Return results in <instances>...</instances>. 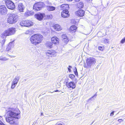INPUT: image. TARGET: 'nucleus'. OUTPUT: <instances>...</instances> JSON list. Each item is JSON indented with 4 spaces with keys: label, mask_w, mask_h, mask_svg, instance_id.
<instances>
[{
    "label": "nucleus",
    "mask_w": 125,
    "mask_h": 125,
    "mask_svg": "<svg viewBox=\"0 0 125 125\" xmlns=\"http://www.w3.org/2000/svg\"><path fill=\"white\" fill-rule=\"evenodd\" d=\"M61 16L63 18H67L70 16L69 11L67 10H63L61 14Z\"/></svg>",
    "instance_id": "nucleus-11"
},
{
    "label": "nucleus",
    "mask_w": 125,
    "mask_h": 125,
    "mask_svg": "<svg viewBox=\"0 0 125 125\" xmlns=\"http://www.w3.org/2000/svg\"><path fill=\"white\" fill-rule=\"evenodd\" d=\"M58 91V90H56V91H54V92H57V91Z\"/></svg>",
    "instance_id": "nucleus-48"
},
{
    "label": "nucleus",
    "mask_w": 125,
    "mask_h": 125,
    "mask_svg": "<svg viewBox=\"0 0 125 125\" xmlns=\"http://www.w3.org/2000/svg\"><path fill=\"white\" fill-rule=\"evenodd\" d=\"M118 121L120 123L123 121V120L122 119H119L118 120Z\"/></svg>",
    "instance_id": "nucleus-34"
},
{
    "label": "nucleus",
    "mask_w": 125,
    "mask_h": 125,
    "mask_svg": "<svg viewBox=\"0 0 125 125\" xmlns=\"http://www.w3.org/2000/svg\"><path fill=\"white\" fill-rule=\"evenodd\" d=\"M61 83L60 82H58L56 83V87L59 88L61 86Z\"/></svg>",
    "instance_id": "nucleus-28"
},
{
    "label": "nucleus",
    "mask_w": 125,
    "mask_h": 125,
    "mask_svg": "<svg viewBox=\"0 0 125 125\" xmlns=\"http://www.w3.org/2000/svg\"><path fill=\"white\" fill-rule=\"evenodd\" d=\"M56 53V52L53 50H48L45 52L46 56L49 57L55 56Z\"/></svg>",
    "instance_id": "nucleus-8"
},
{
    "label": "nucleus",
    "mask_w": 125,
    "mask_h": 125,
    "mask_svg": "<svg viewBox=\"0 0 125 125\" xmlns=\"http://www.w3.org/2000/svg\"><path fill=\"white\" fill-rule=\"evenodd\" d=\"M5 40L3 39L2 40V41H1V42L2 44H4L5 42Z\"/></svg>",
    "instance_id": "nucleus-36"
},
{
    "label": "nucleus",
    "mask_w": 125,
    "mask_h": 125,
    "mask_svg": "<svg viewBox=\"0 0 125 125\" xmlns=\"http://www.w3.org/2000/svg\"><path fill=\"white\" fill-rule=\"evenodd\" d=\"M4 124L0 120V125H3Z\"/></svg>",
    "instance_id": "nucleus-40"
},
{
    "label": "nucleus",
    "mask_w": 125,
    "mask_h": 125,
    "mask_svg": "<svg viewBox=\"0 0 125 125\" xmlns=\"http://www.w3.org/2000/svg\"><path fill=\"white\" fill-rule=\"evenodd\" d=\"M60 8L61 10H67L69 8V6L67 4H62L60 6Z\"/></svg>",
    "instance_id": "nucleus-16"
},
{
    "label": "nucleus",
    "mask_w": 125,
    "mask_h": 125,
    "mask_svg": "<svg viewBox=\"0 0 125 125\" xmlns=\"http://www.w3.org/2000/svg\"><path fill=\"white\" fill-rule=\"evenodd\" d=\"M24 8V7L22 3H20L18 5V9L20 11L23 12Z\"/></svg>",
    "instance_id": "nucleus-18"
},
{
    "label": "nucleus",
    "mask_w": 125,
    "mask_h": 125,
    "mask_svg": "<svg viewBox=\"0 0 125 125\" xmlns=\"http://www.w3.org/2000/svg\"><path fill=\"white\" fill-rule=\"evenodd\" d=\"M77 29L75 25H73L70 27V31L71 32H75Z\"/></svg>",
    "instance_id": "nucleus-23"
},
{
    "label": "nucleus",
    "mask_w": 125,
    "mask_h": 125,
    "mask_svg": "<svg viewBox=\"0 0 125 125\" xmlns=\"http://www.w3.org/2000/svg\"><path fill=\"white\" fill-rule=\"evenodd\" d=\"M75 68L76 69V70H75V71L74 72V73H75V74L76 75H78V73H77V70L76 68Z\"/></svg>",
    "instance_id": "nucleus-35"
},
{
    "label": "nucleus",
    "mask_w": 125,
    "mask_h": 125,
    "mask_svg": "<svg viewBox=\"0 0 125 125\" xmlns=\"http://www.w3.org/2000/svg\"><path fill=\"white\" fill-rule=\"evenodd\" d=\"M53 93V92H52L51 93Z\"/></svg>",
    "instance_id": "nucleus-50"
},
{
    "label": "nucleus",
    "mask_w": 125,
    "mask_h": 125,
    "mask_svg": "<svg viewBox=\"0 0 125 125\" xmlns=\"http://www.w3.org/2000/svg\"><path fill=\"white\" fill-rule=\"evenodd\" d=\"M31 43L35 45L41 43L43 40V36L40 34H35L32 36L30 39Z\"/></svg>",
    "instance_id": "nucleus-2"
},
{
    "label": "nucleus",
    "mask_w": 125,
    "mask_h": 125,
    "mask_svg": "<svg viewBox=\"0 0 125 125\" xmlns=\"http://www.w3.org/2000/svg\"><path fill=\"white\" fill-rule=\"evenodd\" d=\"M72 0H67L68 1H72Z\"/></svg>",
    "instance_id": "nucleus-47"
},
{
    "label": "nucleus",
    "mask_w": 125,
    "mask_h": 125,
    "mask_svg": "<svg viewBox=\"0 0 125 125\" xmlns=\"http://www.w3.org/2000/svg\"><path fill=\"white\" fill-rule=\"evenodd\" d=\"M62 41L64 44H66L69 41V40L68 39V38H67L65 39H62Z\"/></svg>",
    "instance_id": "nucleus-27"
},
{
    "label": "nucleus",
    "mask_w": 125,
    "mask_h": 125,
    "mask_svg": "<svg viewBox=\"0 0 125 125\" xmlns=\"http://www.w3.org/2000/svg\"><path fill=\"white\" fill-rule=\"evenodd\" d=\"M69 77L72 79H73L75 77V76L72 74H70L69 75Z\"/></svg>",
    "instance_id": "nucleus-30"
},
{
    "label": "nucleus",
    "mask_w": 125,
    "mask_h": 125,
    "mask_svg": "<svg viewBox=\"0 0 125 125\" xmlns=\"http://www.w3.org/2000/svg\"><path fill=\"white\" fill-rule=\"evenodd\" d=\"M86 0L88 2H90L92 0Z\"/></svg>",
    "instance_id": "nucleus-41"
},
{
    "label": "nucleus",
    "mask_w": 125,
    "mask_h": 125,
    "mask_svg": "<svg viewBox=\"0 0 125 125\" xmlns=\"http://www.w3.org/2000/svg\"><path fill=\"white\" fill-rule=\"evenodd\" d=\"M41 115H42V114H41Z\"/></svg>",
    "instance_id": "nucleus-52"
},
{
    "label": "nucleus",
    "mask_w": 125,
    "mask_h": 125,
    "mask_svg": "<svg viewBox=\"0 0 125 125\" xmlns=\"http://www.w3.org/2000/svg\"><path fill=\"white\" fill-rule=\"evenodd\" d=\"M46 8L47 10L49 11L54 10L56 9L55 7L51 6H47Z\"/></svg>",
    "instance_id": "nucleus-21"
},
{
    "label": "nucleus",
    "mask_w": 125,
    "mask_h": 125,
    "mask_svg": "<svg viewBox=\"0 0 125 125\" xmlns=\"http://www.w3.org/2000/svg\"><path fill=\"white\" fill-rule=\"evenodd\" d=\"M3 125H4V124H3Z\"/></svg>",
    "instance_id": "nucleus-51"
},
{
    "label": "nucleus",
    "mask_w": 125,
    "mask_h": 125,
    "mask_svg": "<svg viewBox=\"0 0 125 125\" xmlns=\"http://www.w3.org/2000/svg\"><path fill=\"white\" fill-rule=\"evenodd\" d=\"M46 45L47 46L50 48H52V44L51 42H47Z\"/></svg>",
    "instance_id": "nucleus-24"
},
{
    "label": "nucleus",
    "mask_w": 125,
    "mask_h": 125,
    "mask_svg": "<svg viewBox=\"0 0 125 125\" xmlns=\"http://www.w3.org/2000/svg\"><path fill=\"white\" fill-rule=\"evenodd\" d=\"M8 60V59H6V60Z\"/></svg>",
    "instance_id": "nucleus-49"
},
{
    "label": "nucleus",
    "mask_w": 125,
    "mask_h": 125,
    "mask_svg": "<svg viewBox=\"0 0 125 125\" xmlns=\"http://www.w3.org/2000/svg\"><path fill=\"white\" fill-rule=\"evenodd\" d=\"M74 0L75 1H76V2H77L80 0Z\"/></svg>",
    "instance_id": "nucleus-43"
},
{
    "label": "nucleus",
    "mask_w": 125,
    "mask_h": 125,
    "mask_svg": "<svg viewBox=\"0 0 125 125\" xmlns=\"http://www.w3.org/2000/svg\"><path fill=\"white\" fill-rule=\"evenodd\" d=\"M95 59L93 58H87L86 60L87 65L85 67L87 68L90 67L93 63L96 62Z\"/></svg>",
    "instance_id": "nucleus-7"
},
{
    "label": "nucleus",
    "mask_w": 125,
    "mask_h": 125,
    "mask_svg": "<svg viewBox=\"0 0 125 125\" xmlns=\"http://www.w3.org/2000/svg\"><path fill=\"white\" fill-rule=\"evenodd\" d=\"M14 46V43L13 42H10L9 43L8 46L7 48V50L8 51H9L11 48L13 47Z\"/></svg>",
    "instance_id": "nucleus-22"
},
{
    "label": "nucleus",
    "mask_w": 125,
    "mask_h": 125,
    "mask_svg": "<svg viewBox=\"0 0 125 125\" xmlns=\"http://www.w3.org/2000/svg\"><path fill=\"white\" fill-rule=\"evenodd\" d=\"M53 27L56 31H60L62 29L61 26L58 24H55L54 25Z\"/></svg>",
    "instance_id": "nucleus-17"
},
{
    "label": "nucleus",
    "mask_w": 125,
    "mask_h": 125,
    "mask_svg": "<svg viewBox=\"0 0 125 125\" xmlns=\"http://www.w3.org/2000/svg\"><path fill=\"white\" fill-rule=\"evenodd\" d=\"M18 19V17L17 15L11 14L8 16L7 19V21L10 24H14L16 23Z\"/></svg>",
    "instance_id": "nucleus-3"
},
{
    "label": "nucleus",
    "mask_w": 125,
    "mask_h": 125,
    "mask_svg": "<svg viewBox=\"0 0 125 125\" xmlns=\"http://www.w3.org/2000/svg\"><path fill=\"white\" fill-rule=\"evenodd\" d=\"M16 31V29L14 28H10L3 32L2 34V36H6L12 35L15 33Z\"/></svg>",
    "instance_id": "nucleus-4"
},
{
    "label": "nucleus",
    "mask_w": 125,
    "mask_h": 125,
    "mask_svg": "<svg viewBox=\"0 0 125 125\" xmlns=\"http://www.w3.org/2000/svg\"><path fill=\"white\" fill-rule=\"evenodd\" d=\"M20 24L21 26L26 27V20L21 21L20 22Z\"/></svg>",
    "instance_id": "nucleus-25"
},
{
    "label": "nucleus",
    "mask_w": 125,
    "mask_h": 125,
    "mask_svg": "<svg viewBox=\"0 0 125 125\" xmlns=\"http://www.w3.org/2000/svg\"><path fill=\"white\" fill-rule=\"evenodd\" d=\"M84 12L83 10H80L76 11L75 13V14L77 16L83 17L84 15Z\"/></svg>",
    "instance_id": "nucleus-13"
},
{
    "label": "nucleus",
    "mask_w": 125,
    "mask_h": 125,
    "mask_svg": "<svg viewBox=\"0 0 125 125\" xmlns=\"http://www.w3.org/2000/svg\"><path fill=\"white\" fill-rule=\"evenodd\" d=\"M6 114L7 117L5 119L7 122L11 125H18V121L15 120L20 118V112L18 109L14 110L13 108H9Z\"/></svg>",
    "instance_id": "nucleus-1"
},
{
    "label": "nucleus",
    "mask_w": 125,
    "mask_h": 125,
    "mask_svg": "<svg viewBox=\"0 0 125 125\" xmlns=\"http://www.w3.org/2000/svg\"><path fill=\"white\" fill-rule=\"evenodd\" d=\"M114 115V111H112L110 114V115L111 116H113Z\"/></svg>",
    "instance_id": "nucleus-39"
},
{
    "label": "nucleus",
    "mask_w": 125,
    "mask_h": 125,
    "mask_svg": "<svg viewBox=\"0 0 125 125\" xmlns=\"http://www.w3.org/2000/svg\"><path fill=\"white\" fill-rule=\"evenodd\" d=\"M20 79L19 76H17L13 79L12 83L11 88L12 89H14L17 84L19 80Z\"/></svg>",
    "instance_id": "nucleus-9"
},
{
    "label": "nucleus",
    "mask_w": 125,
    "mask_h": 125,
    "mask_svg": "<svg viewBox=\"0 0 125 125\" xmlns=\"http://www.w3.org/2000/svg\"><path fill=\"white\" fill-rule=\"evenodd\" d=\"M45 4L43 2H39L35 4L33 7V9L37 11L40 10L41 8L45 7Z\"/></svg>",
    "instance_id": "nucleus-5"
},
{
    "label": "nucleus",
    "mask_w": 125,
    "mask_h": 125,
    "mask_svg": "<svg viewBox=\"0 0 125 125\" xmlns=\"http://www.w3.org/2000/svg\"><path fill=\"white\" fill-rule=\"evenodd\" d=\"M30 32V31L27 30L26 31V32H25V33L26 34H28Z\"/></svg>",
    "instance_id": "nucleus-38"
},
{
    "label": "nucleus",
    "mask_w": 125,
    "mask_h": 125,
    "mask_svg": "<svg viewBox=\"0 0 125 125\" xmlns=\"http://www.w3.org/2000/svg\"><path fill=\"white\" fill-rule=\"evenodd\" d=\"M68 71H69V72H71V69H70V68H68Z\"/></svg>",
    "instance_id": "nucleus-42"
},
{
    "label": "nucleus",
    "mask_w": 125,
    "mask_h": 125,
    "mask_svg": "<svg viewBox=\"0 0 125 125\" xmlns=\"http://www.w3.org/2000/svg\"><path fill=\"white\" fill-rule=\"evenodd\" d=\"M11 57L14 58V57H15V56H11Z\"/></svg>",
    "instance_id": "nucleus-45"
},
{
    "label": "nucleus",
    "mask_w": 125,
    "mask_h": 125,
    "mask_svg": "<svg viewBox=\"0 0 125 125\" xmlns=\"http://www.w3.org/2000/svg\"><path fill=\"white\" fill-rule=\"evenodd\" d=\"M62 39H65L66 38H67V36L65 34H63L62 36Z\"/></svg>",
    "instance_id": "nucleus-31"
},
{
    "label": "nucleus",
    "mask_w": 125,
    "mask_h": 125,
    "mask_svg": "<svg viewBox=\"0 0 125 125\" xmlns=\"http://www.w3.org/2000/svg\"><path fill=\"white\" fill-rule=\"evenodd\" d=\"M0 11L2 15H4L6 13L7 9L5 5H1L0 6Z\"/></svg>",
    "instance_id": "nucleus-10"
},
{
    "label": "nucleus",
    "mask_w": 125,
    "mask_h": 125,
    "mask_svg": "<svg viewBox=\"0 0 125 125\" xmlns=\"http://www.w3.org/2000/svg\"><path fill=\"white\" fill-rule=\"evenodd\" d=\"M104 42L105 43H109V40L107 39H105L104 40Z\"/></svg>",
    "instance_id": "nucleus-33"
},
{
    "label": "nucleus",
    "mask_w": 125,
    "mask_h": 125,
    "mask_svg": "<svg viewBox=\"0 0 125 125\" xmlns=\"http://www.w3.org/2000/svg\"><path fill=\"white\" fill-rule=\"evenodd\" d=\"M45 4L47 5L46 7L47 6H49L50 5H52V3L49 2V1H47L45 2Z\"/></svg>",
    "instance_id": "nucleus-29"
},
{
    "label": "nucleus",
    "mask_w": 125,
    "mask_h": 125,
    "mask_svg": "<svg viewBox=\"0 0 125 125\" xmlns=\"http://www.w3.org/2000/svg\"><path fill=\"white\" fill-rule=\"evenodd\" d=\"M77 6L80 9L82 8L83 7V4L82 2H80L78 4Z\"/></svg>",
    "instance_id": "nucleus-26"
},
{
    "label": "nucleus",
    "mask_w": 125,
    "mask_h": 125,
    "mask_svg": "<svg viewBox=\"0 0 125 125\" xmlns=\"http://www.w3.org/2000/svg\"><path fill=\"white\" fill-rule=\"evenodd\" d=\"M26 27H29L33 25V22L31 21L30 20H26Z\"/></svg>",
    "instance_id": "nucleus-19"
},
{
    "label": "nucleus",
    "mask_w": 125,
    "mask_h": 125,
    "mask_svg": "<svg viewBox=\"0 0 125 125\" xmlns=\"http://www.w3.org/2000/svg\"><path fill=\"white\" fill-rule=\"evenodd\" d=\"M125 42V37L123 38L121 41L120 42L122 43H124Z\"/></svg>",
    "instance_id": "nucleus-32"
},
{
    "label": "nucleus",
    "mask_w": 125,
    "mask_h": 125,
    "mask_svg": "<svg viewBox=\"0 0 125 125\" xmlns=\"http://www.w3.org/2000/svg\"><path fill=\"white\" fill-rule=\"evenodd\" d=\"M45 16L44 13H40L35 15V17L39 20L41 21L42 20L43 18Z\"/></svg>",
    "instance_id": "nucleus-12"
},
{
    "label": "nucleus",
    "mask_w": 125,
    "mask_h": 125,
    "mask_svg": "<svg viewBox=\"0 0 125 125\" xmlns=\"http://www.w3.org/2000/svg\"><path fill=\"white\" fill-rule=\"evenodd\" d=\"M58 125H62V124H58Z\"/></svg>",
    "instance_id": "nucleus-46"
},
{
    "label": "nucleus",
    "mask_w": 125,
    "mask_h": 125,
    "mask_svg": "<svg viewBox=\"0 0 125 125\" xmlns=\"http://www.w3.org/2000/svg\"><path fill=\"white\" fill-rule=\"evenodd\" d=\"M98 49L99 50H103L102 47L99 46L98 47Z\"/></svg>",
    "instance_id": "nucleus-37"
},
{
    "label": "nucleus",
    "mask_w": 125,
    "mask_h": 125,
    "mask_svg": "<svg viewBox=\"0 0 125 125\" xmlns=\"http://www.w3.org/2000/svg\"><path fill=\"white\" fill-rule=\"evenodd\" d=\"M51 41L53 43L57 44L59 43V39L56 37H53L51 38Z\"/></svg>",
    "instance_id": "nucleus-15"
},
{
    "label": "nucleus",
    "mask_w": 125,
    "mask_h": 125,
    "mask_svg": "<svg viewBox=\"0 0 125 125\" xmlns=\"http://www.w3.org/2000/svg\"><path fill=\"white\" fill-rule=\"evenodd\" d=\"M5 1L6 6L8 9L11 10L14 9L15 5L13 2L9 0H6Z\"/></svg>",
    "instance_id": "nucleus-6"
},
{
    "label": "nucleus",
    "mask_w": 125,
    "mask_h": 125,
    "mask_svg": "<svg viewBox=\"0 0 125 125\" xmlns=\"http://www.w3.org/2000/svg\"><path fill=\"white\" fill-rule=\"evenodd\" d=\"M66 85L69 88H72V89H73L75 88V87L74 83L72 82H67Z\"/></svg>",
    "instance_id": "nucleus-14"
},
{
    "label": "nucleus",
    "mask_w": 125,
    "mask_h": 125,
    "mask_svg": "<svg viewBox=\"0 0 125 125\" xmlns=\"http://www.w3.org/2000/svg\"><path fill=\"white\" fill-rule=\"evenodd\" d=\"M69 68H72V67L71 66H69Z\"/></svg>",
    "instance_id": "nucleus-44"
},
{
    "label": "nucleus",
    "mask_w": 125,
    "mask_h": 125,
    "mask_svg": "<svg viewBox=\"0 0 125 125\" xmlns=\"http://www.w3.org/2000/svg\"><path fill=\"white\" fill-rule=\"evenodd\" d=\"M34 14V12L33 11H30L28 10L25 13V15L26 17L33 15Z\"/></svg>",
    "instance_id": "nucleus-20"
}]
</instances>
